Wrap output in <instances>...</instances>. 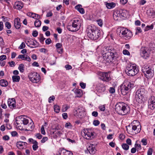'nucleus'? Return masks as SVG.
<instances>
[{
    "instance_id": "69168bd1",
    "label": "nucleus",
    "mask_w": 155,
    "mask_h": 155,
    "mask_svg": "<svg viewBox=\"0 0 155 155\" xmlns=\"http://www.w3.org/2000/svg\"><path fill=\"white\" fill-rule=\"evenodd\" d=\"M127 2V0H120V2L121 4L124 5L126 4Z\"/></svg>"
},
{
    "instance_id": "473e14b6",
    "label": "nucleus",
    "mask_w": 155,
    "mask_h": 155,
    "mask_svg": "<svg viewBox=\"0 0 155 155\" xmlns=\"http://www.w3.org/2000/svg\"><path fill=\"white\" fill-rule=\"evenodd\" d=\"M8 82L5 80L1 79L0 80V85L2 87H6L8 85Z\"/></svg>"
},
{
    "instance_id": "ea45409f",
    "label": "nucleus",
    "mask_w": 155,
    "mask_h": 155,
    "mask_svg": "<svg viewBox=\"0 0 155 155\" xmlns=\"http://www.w3.org/2000/svg\"><path fill=\"white\" fill-rule=\"evenodd\" d=\"M123 149L126 150H128L129 149V146L126 143H123L122 145Z\"/></svg>"
},
{
    "instance_id": "2f4dec72",
    "label": "nucleus",
    "mask_w": 155,
    "mask_h": 155,
    "mask_svg": "<svg viewBox=\"0 0 155 155\" xmlns=\"http://www.w3.org/2000/svg\"><path fill=\"white\" fill-rule=\"evenodd\" d=\"M121 18L122 17H126L128 14L127 12L125 10H119Z\"/></svg>"
},
{
    "instance_id": "bb28decb",
    "label": "nucleus",
    "mask_w": 155,
    "mask_h": 155,
    "mask_svg": "<svg viewBox=\"0 0 155 155\" xmlns=\"http://www.w3.org/2000/svg\"><path fill=\"white\" fill-rule=\"evenodd\" d=\"M27 15L35 19H39L41 17L39 15L32 12H28L27 13Z\"/></svg>"
},
{
    "instance_id": "864d4df0",
    "label": "nucleus",
    "mask_w": 155,
    "mask_h": 155,
    "mask_svg": "<svg viewBox=\"0 0 155 155\" xmlns=\"http://www.w3.org/2000/svg\"><path fill=\"white\" fill-rule=\"evenodd\" d=\"M93 124L95 126H98L100 124V121L98 120H94L93 122Z\"/></svg>"
},
{
    "instance_id": "774afa93",
    "label": "nucleus",
    "mask_w": 155,
    "mask_h": 155,
    "mask_svg": "<svg viewBox=\"0 0 155 155\" xmlns=\"http://www.w3.org/2000/svg\"><path fill=\"white\" fill-rule=\"evenodd\" d=\"M80 86L82 89H84L86 87V84L83 82L81 83L80 84Z\"/></svg>"
},
{
    "instance_id": "2eb2a0df",
    "label": "nucleus",
    "mask_w": 155,
    "mask_h": 155,
    "mask_svg": "<svg viewBox=\"0 0 155 155\" xmlns=\"http://www.w3.org/2000/svg\"><path fill=\"white\" fill-rule=\"evenodd\" d=\"M95 90L97 92L100 93H102L106 90L105 86L102 83H98L96 84Z\"/></svg>"
},
{
    "instance_id": "c756f323",
    "label": "nucleus",
    "mask_w": 155,
    "mask_h": 155,
    "mask_svg": "<svg viewBox=\"0 0 155 155\" xmlns=\"http://www.w3.org/2000/svg\"><path fill=\"white\" fill-rule=\"evenodd\" d=\"M75 9L81 14H84L85 13L84 9L82 8V6L81 5L78 4L76 5L75 7Z\"/></svg>"
},
{
    "instance_id": "a18cd8bd",
    "label": "nucleus",
    "mask_w": 155,
    "mask_h": 155,
    "mask_svg": "<svg viewBox=\"0 0 155 155\" xmlns=\"http://www.w3.org/2000/svg\"><path fill=\"white\" fill-rule=\"evenodd\" d=\"M38 143L37 142V143H36L33 144L32 146V148L33 150H36L38 148Z\"/></svg>"
},
{
    "instance_id": "603ef678",
    "label": "nucleus",
    "mask_w": 155,
    "mask_h": 155,
    "mask_svg": "<svg viewBox=\"0 0 155 155\" xmlns=\"http://www.w3.org/2000/svg\"><path fill=\"white\" fill-rule=\"evenodd\" d=\"M25 57L26 56L25 55H19L18 56L17 58L21 59L22 60H25Z\"/></svg>"
},
{
    "instance_id": "7ed1b4c3",
    "label": "nucleus",
    "mask_w": 155,
    "mask_h": 155,
    "mask_svg": "<svg viewBox=\"0 0 155 155\" xmlns=\"http://www.w3.org/2000/svg\"><path fill=\"white\" fill-rule=\"evenodd\" d=\"M134 86V84L132 82H130L127 79H125L121 85L122 94L123 95H126Z\"/></svg>"
},
{
    "instance_id": "4be33fe9",
    "label": "nucleus",
    "mask_w": 155,
    "mask_h": 155,
    "mask_svg": "<svg viewBox=\"0 0 155 155\" xmlns=\"http://www.w3.org/2000/svg\"><path fill=\"white\" fill-rule=\"evenodd\" d=\"M23 6V3L22 2L18 1L15 3L13 7L15 9L20 10L21 9Z\"/></svg>"
},
{
    "instance_id": "5701e85b",
    "label": "nucleus",
    "mask_w": 155,
    "mask_h": 155,
    "mask_svg": "<svg viewBox=\"0 0 155 155\" xmlns=\"http://www.w3.org/2000/svg\"><path fill=\"white\" fill-rule=\"evenodd\" d=\"M8 103V106L10 108H13L16 107L15 100L14 98L9 99Z\"/></svg>"
},
{
    "instance_id": "f704fd0d",
    "label": "nucleus",
    "mask_w": 155,
    "mask_h": 155,
    "mask_svg": "<svg viewBox=\"0 0 155 155\" xmlns=\"http://www.w3.org/2000/svg\"><path fill=\"white\" fill-rule=\"evenodd\" d=\"M41 24V21L39 19H36L34 25L36 27H39Z\"/></svg>"
},
{
    "instance_id": "ddd939ff",
    "label": "nucleus",
    "mask_w": 155,
    "mask_h": 155,
    "mask_svg": "<svg viewBox=\"0 0 155 155\" xmlns=\"http://www.w3.org/2000/svg\"><path fill=\"white\" fill-rule=\"evenodd\" d=\"M28 118L26 116L24 115L20 116L18 117V120H17L16 123L18 125L20 124L19 122H20L21 124H23L25 125H27L29 122Z\"/></svg>"
},
{
    "instance_id": "72a5a7b5",
    "label": "nucleus",
    "mask_w": 155,
    "mask_h": 155,
    "mask_svg": "<svg viewBox=\"0 0 155 155\" xmlns=\"http://www.w3.org/2000/svg\"><path fill=\"white\" fill-rule=\"evenodd\" d=\"M12 79L13 82H18L19 81L20 77L18 75H14L12 77Z\"/></svg>"
},
{
    "instance_id": "a878e982",
    "label": "nucleus",
    "mask_w": 155,
    "mask_h": 155,
    "mask_svg": "<svg viewBox=\"0 0 155 155\" xmlns=\"http://www.w3.org/2000/svg\"><path fill=\"white\" fill-rule=\"evenodd\" d=\"M14 25L16 28L19 29L21 27L20 19L18 18H15L14 21Z\"/></svg>"
},
{
    "instance_id": "c03bdc74",
    "label": "nucleus",
    "mask_w": 155,
    "mask_h": 155,
    "mask_svg": "<svg viewBox=\"0 0 155 155\" xmlns=\"http://www.w3.org/2000/svg\"><path fill=\"white\" fill-rule=\"evenodd\" d=\"M37 141L34 140H33L32 138H29L28 140V142L29 143H37Z\"/></svg>"
},
{
    "instance_id": "cd10ccee",
    "label": "nucleus",
    "mask_w": 155,
    "mask_h": 155,
    "mask_svg": "<svg viewBox=\"0 0 155 155\" xmlns=\"http://www.w3.org/2000/svg\"><path fill=\"white\" fill-rule=\"evenodd\" d=\"M104 5L108 9H112L115 7L116 4L113 2H104Z\"/></svg>"
},
{
    "instance_id": "37998d69",
    "label": "nucleus",
    "mask_w": 155,
    "mask_h": 155,
    "mask_svg": "<svg viewBox=\"0 0 155 155\" xmlns=\"http://www.w3.org/2000/svg\"><path fill=\"white\" fill-rule=\"evenodd\" d=\"M72 127V125L70 122L66 123L65 125V127L68 129H71Z\"/></svg>"
},
{
    "instance_id": "49530a36",
    "label": "nucleus",
    "mask_w": 155,
    "mask_h": 155,
    "mask_svg": "<svg viewBox=\"0 0 155 155\" xmlns=\"http://www.w3.org/2000/svg\"><path fill=\"white\" fill-rule=\"evenodd\" d=\"M40 41L41 43H42L45 39V38L44 37L43 35L42 34L40 35Z\"/></svg>"
},
{
    "instance_id": "0e129e2a",
    "label": "nucleus",
    "mask_w": 155,
    "mask_h": 155,
    "mask_svg": "<svg viewBox=\"0 0 155 155\" xmlns=\"http://www.w3.org/2000/svg\"><path fill=\"white\" fill-rule=\"evenodd\" d=\"M6 56L5 55H2L0 56V60L3 61L4 60L6 59Z\"/></svg>"
},
{
    "instance_id": "b1692460",
    "label": "nucleus",
    "mask_w": 155,
    "mask_h": 155,
    "mask_svg": "<svg viewBox=\"0 0 155 155\" xmlns=\"http://www.w3.org/2000/svg\"><path fill=\"white\" fill-rule=\"evenodd\" d=\"M102 76L103 77V80L106 81H108L111 80L110 75L107 72H102Z\"/></svg>"
},
{
    "instance_id": "aec40b11",
    "label": "nucleus",
    "mask_w": 155,
    "mask_h": 155,
    "mask_svg": "<svg viewBox=\"0 0 155 155\" xmlns=\"http://www.w3.org/2000/svg\"><path fill=\"white\" fill-rule=\"evenodd\" d=\"M27 143L21 141H18L16 143V146L20 150H22L26 146Z\"/></svg>"
},
{
    "instance_id": "e2e57ef3",
    "label": "nucleus",
    "mask_w": 155,
    "mask_h": 155,
    "mask_svg": "<svg viewBox=\"0 0 155 155\" xmlns=\"http://www.w3.org/2000/svg\"><path fill=\"white\" fill-rule=\"evenodd\" d=\"M35 137H36L37 138H38V139H40L42 138V136L40 134L38 133L37 134L35 135Z\"/></svg>"
},
{
    "instance_id": "6e6d98bb",
    "label": "nucleus",
    "mask_w": 155,
    "mask_h": 155,
    "mask_svg": "<svg viewBox=\"0 0 155 155\" xmlns=\"http://www.w3.org/2000/svg\"><path fill=\"white\" fill-rule=\"evenodd\" d=\"M99 109L102 111H104L105 109V107L104 105H101L99 107Z\"/></svg>"
},
{
    "instance_id": "8fccbe9b",
    "label": "nucleus",
    "mask_w": 155,
    "mask_h": 155,
    "mask_svg": "<svg viewBox=\"0 0 155 155\" xmlns=\"http://www.w3.org/2000/svg\"><path fill=\"white\" fill-rule=\"evenodd\" d=\"M141 142L142 143V145L144 146L146 145L147 144V140L146 139L143 138L142 139Z\"/></svg>"
},
{
    "instance_id": "412c9836",
    "label": "nucleus",
    "mask_w": 155,
    "mask_h": 155,
    "mask_svg": "<svg viewBox=\"0 0 155 155\" xmlns=\"http://www.w3.org/2000/svg\"><path fill=\"white\" fill-rule=\"evenodd\" d=\"M136 94L146 97L147 91L144 88H141L137 90Z\"/></svg>"
},
{
    "instance_id": "6ab92c4d",
    "label": "nucleus",
    "mask_w": 155,
    "mask_h": 155,
    "mask_svg": "<svg viewBox=\"0 0 155 155\" xmlns=\"http://www.w3.org/2000/svg\"><path fill=\"white\" fill-rule=\"evenodd\" d=\"M149 107L152 109L155 108V96H151L148 101Z\"/></svg>"
},
{
    "instance_id": "dca6fc26",
    "label": "nucleus",
    "mask_w": 155,
    "mask_h": 155,
    "mask_svg": "<svg viewBox=\"0 0 155 155\" xmlns=\"http://www.w3.org/2000/svg\"><path fill=\"white\" fill-rule=\"evenodd\" d=\"M97 29V28L94 25H91L88 26L86 30L87 36H89V35H90L91 33H93Z\"/></svg>"
},
{
    "instance_id": "09e8293b",
    "label": "nucleus",
    "mask_w": 155,
    "mask_h": 155,
    "mask_svg": "<svg viewBox=\"0 0 155 155\" xmlns=\"http://www.w3.org/2000/svg\"><path fill=\"white\" fill-rule=\"evenodd\" d=\"M135 29L136 30V35H137L139 33L141 32L142 31L141 28L140 27H137Z\"/></svg>"
},
{
    "instance_id": "c85d7f7f",
    "label": "nucleus",
    "mask_w": 155,
    "mask_h": 155,
    "mask_svg": "<svg viewBox=\"0 0 155 155\" xmlns=\"http://www.w3.org/2000/svg\"><path fill=\"white\" fill-rule=\"evenodd\" d=\"M72 91L76 95V97H80L82 95V91L80 89H74L72 90Z\"/></svg>"
},
{
    "instance_id": "79ce46f5",
    "label": "nucleus",
    "mask_w": 155,
    "mask_h": 155,
    "mask_svg": "<svg viewBox=\"0 0 155 155\" xmlns=\"http://www.w3.org/2000/svg\"><path fill=\"white\" fill-rule=\"evenodd\" d=\"M97 24L100 27H102L103 24V22L102 20L101 19H99L96 21Z\"/></svg>"
},
{
    "instance_id": "f03ea898",
    "label": "nucleus",
    "mask_w": 155,
    "mask_h": 155,
    "mask_svg": "<svg viewBox=\"0 0 155 155\" xmlns=\"http://www.w3.org/2000/svg\"><path fill=\"white\" fill-rule=\"evenodd\" d=\"M116 110L119 114L124 115L130 111V109L127 104L123 103H119L116 106Z\"/></svg>"
},
{
    "instance_id": "4c0bfd02",
    "label": "nucleus",
    "mask_w": 155,
    "mask_h": 155,
    "mask_svg": "<svg viewBox=\"0 0 155 155\" xmlns=\"http://www.w3.org/2000/svg\"><path fill=\"white\" fill-rule=\"evenodd\" d=\"M60 108L58 105H55L54 106V111L56 113H58L60 111Z\"/></svg>"
},
{
    "instance_id": "6e6552de",
    "label": "nucleus",
    "mask_w": 155,
    "mask_h": 155,
    "mask_svg": "<svg viewBox=\"0 0 155 155\" xmlns=\"http://www.w3.org/2000/svg\"><path fill=\"white\" fill-rule=\"evenodd\" d=\"M29 79L32 82L37 83L39 82L41 77L39 74L36 72L30 73L28 75Z\"/></svg>"
},
{
    "instance_id": "393cba45",
    "label": "nucleus",
    "mask_w": 155,
    "mask_h": 155,
    "mask_svg": "<svg viewBox=\"0 0 155 155\" xmlns=\"http://www.w3.org/2000/svg\"><path fill=\"white\" fill-rule=\"evenodd\" d=\"M113 17L115 20H119L121 18L119 10L115 11L113 14Z\"/></svg>"
},
{
    "instance_id": "3c124183",
    "label": "nucleus",
    "mask_w": 155,
    "mask_h": 155,
    "mask_svg": "<svg viewBox=\"0 0 155 155\" xmlns=\"http://www.w3.org/2000/svg\"><path fill=\"white\" fill-rule=\"evenodd\" d=\"M25 47V45L24 42L21 43V45L18 47V48L19 49H22L24 48Z\"/></svg>"
},
{
    "instance_id": "f8f14e48",
    "label": "nucleus",
    "mask_w": 155,
    "mask_h": 155,
    "mask_svg": "<svg viewBox=\"0 0 155 155\" xmlns=\"http://www.w3.org/2000/svg\"><path fill=\"white\" fill-rule=\"evenodd\" d=\"M74 115H76L79 118L83 116L85 112V109L83 107H79L75 109Z\"/></svg>"
},
{
    "instance_id": "9d476101",
    "label": "nucleus",
    "mask_w": 155,
    "mask_h": 155,
    "mask_svg": "<svg viewBox=\"0 0 155 155\" xmlns=\"http://www.w3.org/2000/svg\"><path fill=\"white\" fill-rule=\"evenodd\" d=\"M142 70L146 77L148 78H152L154 75L153 70L151 68L149 67L147 68H144Z\"/></svg>"
},
{
    "instance_id": "680f3d73",
    "label": "nucleus",
    "mask_w": 155,
    "mask_h": 155,
    "mask_svg": "<svg viewBox=\"0 0 155 155\" xmlns=\"http://www.w3.org/2000/svg\"><path fill=\"white\" fill-rule=\"evenodd\" d=\"M2 20L4 22L8 21H9V19L8 18L6 17H5V16H2Z\"/></svg>"
},
{
    "instance_id": "5fc2aeb1",
    "label": "nucleus",
    "mask_w": 155,
    "mask_h": 155,
    "mask_svg": "<svg viewBox=\"0 0 155 155\" xmlns=\"http://www.w3.org/2000/svg\"><path fill=\"white\" fill-rule=\"evenodd\" d=\"M48 138L47 137H44L41 140V142L42 143H44L47 141L48 140Z\"/></svg>"
},
{
    "instance_id": "e433bc0d",
    "label": "nucleus",
    "mask_w": 155,
    "mask_h": 155,
    "mask_svg": "<svg viewBox=\"0 0 155 155\" xmlns=\"http://www.w3.org/2000/svg\"><path fill=\"white\" fill-rule=\"evenodd\" d=\"M45 124L44 125H43L41 126V133L43 135H45L46 134L44 129V126H46L47 125V123L46 122L45 123Z\"/></svg>"
},
{
    "instance_id": "c9c22d12",
    "label": "nucleus",
    "mask_w": 155,
    "mask_h": 155,
    "mask_svg": "<svg viewBox=\"0 0 155 155\" xmlns=\"http://www.w3.org/2000/svg\"><path fill=\"white\" fill-rule=\"evenodd\" d=\"M18 69L20 72H23L25 70L24 65L22 64H20L18 67Z\"/></svg>"
},
{
    "instance_id": "20e7f679",
    "label": "nucleus",
    "mask_w": 155,
    "mask_h": 155,
    "mask_svg": "<svg viewBox=\"0 0 155 155\" xmlns=\"http://www.w3.org/2000/svg\"><path fill=\"white\" fill-rule=\"evenodd\" d=\"M141 130V126L140 124V123L138 121L134 120L132 125L129 126L127 127V130L130 133V134H137L140 132Z\"/></svg>"
},
{
    "instance_id": "13d9d810",
    "label": "nucleus",
    "mask_w": 155,
    "mask_h": 155,
    "mask_svg": "<svg viewBox=\"0 0 155 155\" xmlns=\"http://www.w3.org/2000/svg\"><path fill=\"white\" fill-rule=\"evenodd\" d=\"M38 33L37 31H33L32 33V35L33 37H36L38 36Z\"/></svg>"
},
{
    "instance_id": "4d7b16f0",
    "label": "nucleus",
    "mask_w": 155,
    "mask_h": 155,
    "mask_svg": "<svg viewBox=\"0 0 155 155\" xmlns=\"http://www.w3.org/2000/svg\"><path fill=\"white\" fill-rule=\"evenodd\" d=\"M153 152V150L152 148H150L148 150L147 152V155H152Z\"/></svg>"
},
{
    "instance_id": "1a4fd4ad",
    "label": "nucleus",
    "mask_w": 155,
    "mask_h": 155,
    "mask_svg": "<svg viewBox=\"0 0 155 155\" xmlns=\"http://www.w3.org/2000/svg\"><path fill=\"white\" fill-rule=\"evenodd\" d=\"M82 134L84 138L87 139H90L94 138L93 132L91 130H84Z\"/></svg>"
},
{
    "instance_id": "f257e3e1",
    "label": "nucleus",
    "mask_w": 155,
    "mask_h": 155,
    "mask_svg": "<svg viewBox=\"0 0 155 155\" xmlns=\"http://www.w3.org/2000/svg\"><path fill=\"white\" fill-rule=\"evenodd\" d=\"M101 52L104 59L107 61L114 59L117 55L115 49L110 47L104 48Z\"/></svg>"
},
{
    "instance_id": "4468645a",
    "label": "nucleus",
    "mask_w": 155,
    "mask_h": 155,
    "mask_svg": "<svg viewBox=\"0 0 155 155\" xmlns=\"http://www.w3.org/2000/svg\"><path fill=\"white\" fill-rule=\"evenodd\" d=\"M91 34L90 35H89L88 37L92 40L98 39L101 35L100 30L98 29Z\"/></svg>"
},
{
    "instance_id": "a211bd4d",
    "label": "nucleus",
    "mask_w": 155,
    "mask_h": 155,
    "mask_svg": "<svg viewBox=\"0 0 155 155\" xmlns=\"http://www.w3.org/2000/svg\"><path fill=\"white\" fill-rule=\"evenodd\" d=\"M146 97L144 96L136 94L135 100L138 103L141 104L143 103L146 101Z\"/></svg>"
},
{
    "instance_id": "9b49d317",
    "label": "nucleus",
    "mask_w": 155,
    "mask_h": 155,
    "mask_svg": "<svg viewBox=\"0 0 155 155\" xmlns=\"http://www.w3.org/2000/svg\"><path fill=\"white\" fill-rule=\"evenodd\" d=\"M140 54L142 57L146 58L150 56V51L147 48L143 47L141 48Z\"/></svg>"
},
{
    "instance_id": "f3484780",
    "label": "nucleus",
    "mask_w": 155,
    "mask_h": 155,
    "mask_svg": "<svg viewBox=\"0 0 155 155\" xmlns=\"http://www.w3.org/2000/svg\"><path fill=\"white\" fill-rule=\"evenodd\" d=\"M95 147V146L94 144H88L87 146V149L90 154H94L95 153L96 150Z\"/></svg>"
},
{
    "instance_id": "338daca9",
    "label": "nucleus",
    "mask_w": 155,
    "mask_h": 155,
    "mask_svg": "<svg viewBox=\"0 0 155 155\" xmlns=\"http://www.w3.org/2000/svg\"><path fill=\"white\" fill-rule=\"evenodd\" d=\"M62 47V45L60 43H57L56 45V47L57 49H60Z\"/></svg>"
},
{
    "instance_id": "052dcab7",
    "label": "nucleus",
    "mask_w": 155,
    "mask_h": 155,
    "mask_svg": "<svg viewBox=\"0 0 155 155\" xmlns=\"http://www.w3.org/2000/svg\"><path fill=\"white\" fill-rule=\"evenodd\" d=\"M123 54L124 55H129L130 54L129 51L127 50H124L123 51Z\"/></svg>"
},
{
    "instance_id": "423d86ee",
    "label": "nucleus",
    "mask_w": 155,
    "mask_h": 155,
    "mask_svg": "<svg viewBox=\"0 0 155 155\" xmlns=\"http://www.w3.org/2000/svg\"><path fill=\"white\" fill-rule=\"evenodd\" d=\"M125 71L129 76H134L138 73V69L135 64H130L127 66Z\"/></svg>"
},
{
    "instance_id": "7c9ffc66",
    "label": "nucleus",
    "mask_w": 155,
    "mask_h": 155,
    "mask_svg": "<svg viewBox=\"0 0 155 155\" xmlns=\"http://www.w3.org/2000/svg\"><path fill=\"white\" fill-rule=\"evenodd\" d=\"M35 127V126L34 125V123L33 122H30V124H28V125L26 127V129L25 130H29L31 131H32Z\"/></svg>"
},
{
    "instance_id": "bf43d9fd",
    "label": "nucleus",
    "mask_w": 155,
    "mask_h": 155,
    "mask_svg": "<svg viewBox=\"0 0 155 155\" xmlns=\"http://www.w3.org/2000/svg\"><path fill=\"white\" fill-rule=\"evenodd\" d=\"M55 99V97L54 96H52L49 97V98L48 102L49 103H51L52 101H53Z\"/></svg>"
},
{
    "instance_id": "58836bf2",
    "label": "nucleus",
    "mask_w": 155,
    "mask_h": 155,
    "mask_svg": "<svg viewBox=\"0 0 155 155\" xmlns=\"http://www.w3.org/2000/svg\"><path fill=\"white\" fill-rule=\"evenodd\" d=\"M70 107L69 106H68L67 105H64L62 106L61 109L62 111L63 112L66 111Z\"/></svg>"
},
{
    "instance_id": "a19ab883",
    "label": "nucleus",
    "mask_w": 155,
    "mask_h": 155,
    "mask_svg": "<svg viewBox=\"0 0 155 155\" xmlns=\"http://www.w3.org/2000/svg\"><path fill=\"white\" fill-rule=\"evenodd\" d=\"M153 28V25L151 24L150 25H147L145 29V31H146L149 30L150 29H152Z\"/></svg>"
},
{
    "instance_id": "de8ad7c7",
    "label": "nucleus",
    "mask_w": 155,
    "mask_h": 155,
    "mask_svg": "<svg viewBox=\"0 0 155 155\" xmlns=\"http://www.w3.org/2000/svg\"><path fill=\"white\" fill-rule=\"evenodd\" d=\"M5 26L8 29H9L11 27V25L10 23L6 21L5 24Z\"/></svg>"
},
{
    "instance_id": "39448f33",
    "label": "nucleus",
    "mask_w": 155,
    "mask_h": 155,
    "mask_svg": "<svg viewBox=\"0 0 155 155\" xmlns=\"http://www.w3.org/2000/svg\"><path fill=\"white\" fill-rule=\"evenodd\" d=\"M117 32L120 37L125 39L130 38L133 35L132 32L130 30L124 28L118 29Z\"/></svg>"
},
{
    "instance_id": "0eeeda50",
    "label": "nucleus",
    "mask_w": 155,
    "mask_h": 155,
    "mask_svg": "<svg viewBox=\"0 0 155 155\" xmlns=\"http://www.w3.org/2000/svg\"><path fill=\"white\" fill-rule=\"evenodd\" d=\"M81 22V20L79 18L74 19L72 22L71 25L68 26V29L71 31H76L80 28Z\"/></svg>"
}]
</instances>
